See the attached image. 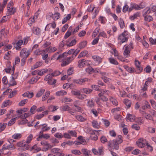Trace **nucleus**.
I'll return each mask as SVG.
<instances>
[{
	"instance_id": "obj_1",
	"label": "nucleus",
	"mask_w": 156,
	"mask_h": 156,
	"mask_svg": "<svg viewBox=\"0 0 156 156\" xmlns=\"http://www.w3.org/2000/svg\"><path fill=\"white\" fill-rule=\"evenodd\" d=\"M118 139L114 140L112 142L109 141L108 142V146L109 147H111L112 145L114 148L116 150H118L119 148V144H120L122 142V136L121 135H119L118 136Z\"/></svg>"
},
{
	"instance_id": "obj_2",
	"label": "nucleus",
	"mask_w": 156,
	"mask_h": 156,
	"mask_svg": "<svg viewBox=\"0 0 156 156\" xmlns=\"http://www.w3.org/2000/svg\"><path fill=\"white\" fill-rule=\"evenodd\" d=\"M16 145L19 147L18 150L20 151H23L27 150L29 148V146L28 144L23 143V141H21L17 143Z\"/></svg>"
},
{
	"instance_id": "obj_3",
	"label": "nucleus",
	"mask_w": 156,
	"mask_h": 156,
	"mask_svg": "<svg viewBox=\"0 0 156 156\" xmlns=\"http://www.w3.org/2000/svg\"><path fill=\"white\" fill-rule=\"evenodd\" d=\"M91 151L94 155H99L101 156H103L104 155L105 152L104 147L102 146L99 147L98 150L95 148H93L92 149Z\"/></svg>"
},
{
	"instance_id": "obj_4",
	"label": "nucleus",
	"mask_w": 156,
	"mask_h": 156,
	"mask_svg": "<svg viewBox=\"0 0 156 156\" xmlns=\"http://www.w3.org/2000/svg\"><path fill=\"white\" fill-rule=\"evenodd\" d=\"M144 6L142 5L141 3L139 5L136 3H131L129 8V12H131L133 9L138 10H140L144 7Z\"/></svg>"
},
{
	"instance_id": "obj_5",
	"label": "nucleus",
	"mask_w": 156,
	"mask_h": 156,
	"mask_svg": "<svg viewBox=\"0 0 156 156\" xmlns=\"http://www.w3.org/2000/svg\"><path fill=\"white\" fill-rule=\"evenodd\" d=\"M127 33V31H125L122 34L119 36L118 39L120 41L121 44L127 41L128 38L126 37Z\"/></svg>"
},
{
	"instance_id": "obj_6",
	"label": "nucleus",
	"mask_w": 156,
	"mask_h": 156,
	"mask_svg": "<svg viewBox=\"0 0 156 156\" xmlns=\"http://www.w3.org/2000/svg\"><path fill=\"white\" fill-rule=\"evenodd\" d=\"M30 54V51L26 48L22 49L20 53V56L21 58H27Z\"/></svg>"
},
{
	"instance_id": "obj_7",
	"label": "nucleus",
	"mask_w": 156,
	"mask_h": 156,
	"mask_svg": "<svg viewBox=\"0 0 156 156\" xmlns=\"http://www.w3.org/2000/svg\"><path fill=\"white\" fill-rule=\"evenodd\" d=\"M147 143L146 140L143 138H140L136 142L137 145L140 148L144 147Z\"/></svg>"
},
{
	"instance_id": "obj_8",
	"label": "nucleus",
	"mask_w": 156,
	"mask_h": 156,
	"mask_svg": "<svg viewBox=\"0 0 156 156\" xmlns=\"http://www.w3.org/2000/svg\"><path fill=\"white\" fill-rule=\"evenodd\" d=\"M59 52H58L56 53L55 54L53 55L52 58H51L52 60L55 59L56 60L60 58H62L64 57V56H66V54H67L66 53H64L62 55H59Z\"/></svg>"
},
{
	"instance_id": "obj_9",
	"label": "nucleus",
	"mask_w": 156,
	"mask_h": 156,
	"mask_svg": "<svg viewBox=\"0 0 156 156\" xmlns=\"http://www.w3.org/2000/svg\"><path fill=\"white\" fill-rule=\"evenodd\" d=\"M74 59V58L72 56L71 57H67L65 60L63 61L62 63V66H65L69 64Z\"/></svg>"
},
{
	"instance_id": "obj_10",
	"label": "nucleus",
	"mask_w": 156,
	"mask_h": 156,
	"mask_svg": "<svg viewBox=\"0 0 156 156\" xmlns=\"http://www.w3.org/2000/svg\"><path fill=\"white\" fill-rule=\"evenodd\" d=\"M135 64L136 69L138 70L137 72H136V73H140L143 69V68L140 66V62L137 60H135Z\"/></svg>"
},
{
	"instance_id": "obj_11",
	"label": "nucleus",
	"mask_w": 156,
	"mask_h": 156,
	"mask_svg": "<svg viewBox=\"0 0 156 156\" xmlns=\"http://www.w3.org/2000/svg\"><path fill=\"white\" fill-rule=\"evenodd\" d=\"M128 44H126L124 46V51H123V55L126 57H128L130 56V50L128 49Z\"/></svg>"
},
{
	"instance_id": "obj_12",
	"label": "nucleus",
	"mask_w": 156,
	"mask_h": 156,
	"mask_svg": "<svg viewBox=\"0 0 156 156\" xmlns=\"http://www.w3.org/2000/svg\"><path fill=\"white\" fill-rule=\"evenodd\" d=\"M31 113H25L23 115H20L19 117L22 119H24L23 121H24V122H23V123H27L28 121L26 119V118L29 117Z\"/></svg>"
},
{
	"instance_id": "obj_13",
	"label": "nucleus",
	"mask_w": 156,
	"mask_h": 156,
	"mask_svg": "<svg viewBox=\"0 0 156 156\" xmlns=\"http://www.w3.org/2000/svg\"><path fill=\"white\" fill-rule=\"evenodd\" d=\"M89 81H90V79L87 78H84L81 79L75 80L73 81V82L78 84H82L85 82Z\"/></svg>"
},
{
	"instance_id": "obj_14",
	"label": "nucleus",
	"mask_w": 156,
	"mask_h": 156,
	"mask_svg": "<svg viewBox=\"0 0 156 156\" xmlns=\"http://www.w3.org/2000/svg\"><path fill=\"white\" fill-rule=\"evenodd\" d=\"M92 58L98 64H99L102 61V58L98 55H94L92 56Z\"/></svg>"
},
{
	"instance_id": "obj_15",
	"label": "nucleus",
	"mask_w": 156,
	"mask_h": 156,
	"mask_svg": "<svg viewBox=\"0 0 156 156\" xmlns=\"http://www.w3.org/2000/svg\"><path fill=\"white\" fill-rule=\"evenodd\" d=\"M7 16H9L13 14L16 12V9L13 7L11 8L8 7L7 8Z\"/></svg>"
},
{
	"instance_id": "obj_16",
	"label": "nucleus",
	"mask_w": 156,
	"mask_h": 156,
	"mask_svg": "<svg viewBox=\"0 0 156 156\" xmlns=\"http://www.w3.org/2000/svg\"><path fill=\"white\" fill-rule=\"evenodd\" d=\"M86 63L87 62L85 59L80 60L78 62V66L80 68L83 67L86 65Z\"/></svg>"
},
{
	"instance_id": "obj_17",
	"label": "nucleus",
	"mask_w": 156,
	"mask_h": 156,
	"mask_svg": "<svg viewBox=\"0 0 156 156\" xmlns=\"http://www.w3.org/2000/svg\"><path fill=\"white\" fill-rule=\"evenodd\" d=\"M95 105L94 101L93 99H91L87 100V106L90 108L93 107Z\"/></svg>"
},
{
	"instance_id": "obj_18",
	"label": "nucleus",
	"mask_w": 156,
	"mask_h": 156,
	"mask_svg": "<svg viewBox=\"0 0 156 156\" xmlns=\"http://www.w3.org/2000/svg\"><path fill=\"white\" fill-rule=\"evenodd\" d=\"M92 125L93 127L94 128L98 129L100 127L101 123H98V122L95 120H93L92 122Z\"/></svg>"
},
{
	"instance_id": "obj_19",
	"label": "nucleus",
	"mask_w": 156,
	"mask_h": 156,
	"mask_svg": "<svg viewBox=\"0 0 156 156\" xmlns=\"http://www.w3.org/2000/svg\"><path fill=\"white\" fill-rule=\"evenodd\" d=\"M32 31L34 34L37 35L41 34V30L38 27H34L32 29Z\"/></svg>"
},
{
	"instance_id": "obj_20",
	"label": "nucleus",
	"mask_w": 156,
	"mask_h": 156,
	"mask_svg": "<svg viewBox=\"0 0 156 156\" xmlns=\"http://www.w3.org/2000/svg\"><path fill=\"white\" fill-rule=\"evenodd\" d=\"M151 11L150 9V8L149 7H147L143 10L144 13L143 15V16L148 15Z\"/></svg>"
},
{
	"instance_id": "obj_21",
	"label": "nucleus",
	"mask_w": 156,
	"mask_h": 156,
	"mask_svg": "<svg viewBox=\"0 0 156 156\" xmlns=\"http://www.w3.org/2000/svg\"><path fill=\"white\" fill-rule=\"evenodd\" d=\"M82 92L86 94H89L92 91V90L90 88H83L81 89Z\"/></svg>"
},
{
	"instance_id": "obj_22",
	"label": "nucleus",
	"mask_w": 156,
	"mask_h": 156,
	"mask_svg": "<svg viewBox=\"0 0 156 156\" xmlns=\"http://www.w3.org/2000/svg\"><path fill=\"white\" fill-rule=\"evenodd\" d=\"M67 92L64 90H61L56 92L55 94L58 96H62L67 94Z\"/></svg>"
},
{
	"instance_id": "obj_23",
	"label": "nucleus",
	"mask_w": 156,
	"mask_h": 156,
	"mask_svg": "<svg viewBox=\"0 0 156 156\" xmlns=\"http://www.w3.org/2000/svg\"><path fill=\"white\" fill-rule=\"evenodd\" d=\"M123 102L127 107V108H129L131 106L132 104L131 101L128 99H125L124 100Z\"/></svg>"
},
{
	"instance_id": "obj_24",
	"label": "nucleus",
	"mask_w": 156,
	"mask_h": 156,
	"mask_svg": "<svg viewBox=\"0 0 156 156\" xmlns=\"http://www.w3.org/2000/svg\"><path fill=\"white\" fill-rule=\"evenodd\" d=\"M144 18V20L146 22H150L153 20V17L150 15L143 16Z\"/></svg>"
},
{
	"instance_id": "obj_25",
	"label": "nucleus",
	"mask_w": 156,
	"mask_h": 156,
	"mask_svg": "<svg viewBox=\"0 0 156 156\" xmlns=\"http://www.w3.org/2000/svg\"><path fill=\"white\" fill-rule=\"evenodd\" d=\"M128 120L130 121L133 122L135 120V116L133 115L130 114H128L127 116V120Z\"/></svg>"
},
{
	"instance_id": "obj_26",
	"label": "nucleus",
	"mask_w": 156,
	"mask_h": 156,
	"mask_svg": "<svg viewBox=\"0 0 156 156\" xmlns=\"http://www.w3.org/2000/svg\"><path fill=\"white\" fill-rule=\"evenodd\" d=\"M23 43V41L22 40H19L16 43L17 46L16 47V48L17 50H20L21 47L20 46L22 45Z\"/></svg>"
},
{
	"instance_id": "obj_27",
	"label": "nucleus",
	"mask_w": 156,
	"mask_h": 156,
	"mask_svg": "<svg viewBox=\"0 0 156 156\" xmlns=\"http://www.w3.org/2000/svg\"><path fill=\"white\" fill-rule=\"evenodd\" d=\"M75 118L78 121L80 122H84L86 120V118L80 115H76L75 116Z\"/></svg>"
},
{
	"instance_id": "obj_28",
	"label": "nucleus",
	"mask_w": 156,
	"mask_h": 156,
	"mask_svg": "<svg viewBox=\"0 0 156 156\" xmlns=\"http://www.w3.org/2000/svg\"><path fill=\"white\" fill-rule=\"evenodd\" d=\"M15 79L14 77L12 76V79L9 81V86H13L16 85V83L14 80Z\"/></svg>"
},
{
	"instance_id": "obj_29",
	"label": "nucleus",
	"mask_w": 156,
	"mask_h": 156,
	"mask_svg": "<svg viewBox=\"0 0 156 156\" xmlns=\"http://www.w3.org/2000/svg\"><path fill=\"white\" fill-rule=\"evenodd\" d=\"M81 151L84 156H89L90 151L86 149H83Z\"/></svg>"
},
{
	"instance_id": "obj_30",
	"label": "nucleus",
	"mask_w": 156,
	"mask_h": 156,
	"mask_svg": "<svg viewBox=\"0 0 156 156\" xmlns=\"http://www.w3.org/2000/svg\"><path fill=\"white\" fill-rule=\"evenodd\" d=\"M150 108L151 106L149 102L147 101H145L144 105L142 106V109L143 110H144L146 108L149 109Z\"/></svg>"
},
{
	"instance_id": "obj_31",
	"label": "nucleus",
	"mask_w": 156,
	"mask_h": 156,
	"mask_svg": "<svg viewBox=\"0 0 156 156\" xmlns=\"http://www.w3.org/2000/svg\"><path fill=\"white\" fill-rule=\"evenodd\" d=\"M42 65V62L41 61H39L37 62L34 66L32 67L31 69L33 70L36 69L40 66H41Z\"/></svg>"
},
{
	"instance_id": "obj_32",
	"label": "nucleus",
	"mask_w": 156,
	"mask_h": 156,
	"mask_svg": "<svg viewBox=\"0 0 156 156\" xmlns=\"http://www.w3.org/2000/svg\"><path fill=\"white\" fill-rule=\"evenodd\" d=\"M119 24L121 29H123L125 27V24L122 19L120 18L119 21Z\"/></svg>"
},
{
	"instance_id": "obj_33",
	"label": "nucleus",
	"mask_w": 156,
	"mask_h": 156,
	"mask_svg": "<svg viewBox=\"0 0 156 156\" xmlns=\"http://www.w3.org/2000/svg\"><path fill=\"white\" fill-rule=\"evenodd\" d=\"M5 29H2L0 32V39L2 40L5 37Z\"/></svg>"
},
{
	"instance_id": "obj_34",
	"label": "nucleus",
	"mask_w": 156,
	"mask_h": 156,
	"mask_svg": "<svg viewBox=\"0 0 156 156\" xmlns=\"http://www.w3.org/2000/svg\"><path fill=\"white\" fill-rule=\"evenodd\" d=\"M41 126H43L42 129L43 130V131H47L49 130L50 129V127H48L47 124H44L42 125H40L39 126V127Z\"/></svg>"
},
{
	"instance_id": "obj_35",
	"label": "nucleus",
	"mask_w": 156,
	"mask_h": 156,
	"mask_svg": "<svg viewBox=\"0 0 156 156\" xmlns=\"http://www.w3.org/2000/svg\"><path fill=\"white\" fill-rule=\"evenodd\" d=\"M48 72V70L46 69H42L39 70L38 72V75L39 76H42L45 73Z\"/></svg>"
},
{
	"instance_id": "obj_36",
	"label": "nucleus",
	"mask_w": 156,
	"mask_h": 156,
	"mask_svg": "<svg viewBox=\"0 0 156 156\" xmlns=\"http://www.w3.org/2000/svg\"><path fill=\"white\" fill-rule=\"evenodd\" d=\"M88 54V51H84L81 52L78 56V58H80L81 57L84 56Z\"/></svg>"
},
{
	"instance_id": "obj_37",
	"label": "nucleus",
	"mask_w": 156,
	"mask_h": 156,
	"mask_svg": "<svg viewBox=\"0 0 156 156\" xmlns=\"http://www.w3.org/2000/svg\"><path fill=\"white\" fill-rule=\"evenodd\" d=\"M50 94V92L49 91H47L45 93L44 95L42 98V101H44L46 100L49 95Z\"/></svg>"
},
{
	"instance_id": "obj_38",
	"label": "nucleus",
	"mask_w": 156,
	"mask_h": 156,
	"mask_svg": "<svg viewBox=\"0 0 156 156\" xmlns=\"http://www.w3.org/2000/svg\"><path fill=\"white\" fill-rule=\"evenodd\" d=\"M140 17V13L137 12L134 14L133 15L130 16L129 17V19L131 20H134L135 19H137L138 17Z\"/></svg>"
},
{
	"instance_id": "obj_39",
	"label": "nucleus",
	"mask_w": 156,
	"mask_h": 156,
	"mask_svg": "<svg viewBox=\"0 0 156 156\" xmlns=\"http://www.w3.org/2000/svg\"><path fill=\"white\" fill-rule=\"evenodd\" d=\"M53 76L52 75L51 73L47 75L44 77V80L45 81H51V80Z\"/></svg>"
},
{
	"instance_id": "obj_40",
	"label": "nucleus",
	"mask_w": 156,
	"mask_h": 156,
	"mask_svg": "<svg viewBox=\"0 0 156 156\" xmlns=\"http://www.w3.org/2000/svg\"><path fill=\"white\" fill-rule=\"evenodd\" d=\"M71 152L74 154L78 155H80L82 154L80 151L77 149L73 150H71Z\"/></svg>"
},
{
	"instance_id": "obj_41",
	"label": "nucleus",
	"mask_w": 156,
	"mask_h": 156,
	"mask_svg": "<svg viewBox=\"0 0 156 156\" xmlns=\"http://www.w3.org/2000/svg\"><path fill=\"white\" fill-rule=\"evenodd\" d=\"M109 62L111 64L115 65H117L118 64V62L114 58H108Z\"/></svg>"
},
{
	"instance_id": "obj_42",
	"label": "nucleus",
	"mask_w": 156,
	"mask_h": 156,
	"mask_svg": "<svg viewBox=\"0 0 156 156\" xmlns=\"http://www.w3.org/2000/svg\"><path fill=\"white\" fill-rule=\"evenodd\" d=\"M7 125L6 123H0V132L3 131L5 129Z\"/></svg>"
},
{
	"instance_id": "obj_43",
	"label": "nucleus",
	"mask_w": 156,
	"mask_h": 156,
	"mask_svg": "<svg viewBox=\"0 0 156 156\" xmlns=\"http://www.w3.org/2000/svg\"><path fill=\"white\" fill-rule=\"evenodd\" d=\"M60 14L58 12H56L53 14L52 19L54 20H58L60 17Z\"/></svg>"
},
{
	"instance_id": "obj_44",
	"label": "nucleus",
	"mask_w": 156,
	"mask_h": 156,
	"mask_svg": "<svg viewBox=\"0 0 156 156\" xmlns=\"http://www.w3.org/2000/svg\"><path fill=\"white\" fill-rule=\"evenodd\" d=\"M22 136L20 133H15L12 136V137L14 139H19Z\"/></svg>"
},
{
	"instance_id": "obj_45",
	"label": "nucleus",
	"mask_w": 156,
	"mask_h": 156,
	"mask_svg": "<svg viewBox=\"0 0 156 156\" xmlns=\"http://www.w3.org/2000/svg\"><path fill=\"white\" fill-rule=\"evenodd\" d=\"M45 91V89H41L36 94V97H41L44 94Z\"/></svg>"
},
{
	"instance_id": "obj_46",
	"label": "nucleus",
	"mask_w": 156,
	"mask_h": 156,
	"mask_svg": "<svg viewBox=\"0 0 156 156\" xmlns=\"http://www.w3.org/2000/svg\"><path fill=\"white\" fill-rule=\"evenodd\" d=\"M12 103V102L9 100H7L4 101L3 103V106L5 107L9 105H11Z\"/></svg>"
},
{
	"instance_id": "obj_47",
	"label": "nucleus",
	"mask_w": 156,
	"mask_h": 156,
	"mask_svg": "<svg viewBox=\"0 0 156 156\" xmlns=\"http://www.w3.org/2000/svg\"><path fill=\"white\" fill-rule=\"evenodd\" d=\"M61 108L63 111H69L71 110L70 107L66 105L62 106Z\"/></svg>"
},
{
	"instance_id": "obj_48",
	"label": "nucleus",
	"mask_w": 156,
	"mask_h": 156,
	"mask_svg": "<svg viewBox=\"0 0 156 156\" xmlns=\"http://www.w3.org/2000/svg\"><path fill=\"white\" fill-rule=\"evenodd\" d=\"M71 18V15L70 14H68L62 20V23L63 24L66 23L67 20H69Z\"/></svg>"
},
{
	"instance_id": "obj_49",
	"label": "nucleus",
	"mask_w": 156,
	"mask_h": 156,
	"mask_svg": "<svg viewBox=\"0 0 156 156\" xmlns=\"http://www.w3.org/2000/svg\"><path fill=\"white\" fill-rule=\"evenodd\" d=\"M110 101L112 102L113 105L117 106L118 105V102L117 100L113 98L112 97H111L109 98Z\"/></svg>"
},
{
	"instance_id": "obj_50",
	"label": "nucleus",
	"mask_w": 156,
	"mask_h": 156,
	"mask_svg": "<svg viewBox=\"0 0 156 156\" xmlns=\"http://www.w3.org/2000/svg\"><path fill=\"white\" fill-rule=\"evenodd\" d=\"M17 119V117L14 118L12 119H11L8 122V126H11L15 122V121H16Z\"/></svg>"
},
{
	"instance_id": "obj_51",
	"label": "nucleus",
	"mask_w": 156,
	"mask_h": 156,
	"mask_svg": "<svg viewBox=\"0 0 156 156\" xmlns=\"http://www.w3.org/2000/svg\"><path fill=\"white\" fill-rule=\"evenodd\" d=\"M66 41L65 40L62 41L59 44L58 49L59 50H61L65 44L66 45Z\"/></svg>"
},
{
	"instance_id": "obj_52",
	"label": "nucleus",
	"mask_w": 156,
	"mask_h": 156,
	"mask_svg": "<svg viewBox=\"0 0 156 156\" xmlns=\"http://www.w3.org/2000/svg\"><path fill=\"white\" fill-rule=\"evenodd\" d=\"M87 42L86 41H83L81 42L79 45V48L80 49L83 48L87 45Z\"/></svg>"
},
{
	"instance_id": "obj_53",
	"label": "nucleus",
	"mask_w": 156,
	"mask_h": 156,
	"mask_svg": "<svg viewBox=\"0 0 156 156\" xmlns=\"http://www.w3.org/2000/svg\"><path fill=\"white\" fill-rule=\"evenodd\" d=\"M33 95V93L31 92L27 93L26 94L25 93L23 94V97H25L27 96L29 98H31L32 97Z\"/></svg>"
},
{
	"instance_id": "obj_54",
	"label": "nucleus",
	"mask_w": 156,
	"mask_h": 156,
	"mask_svg": "<svg viewBox=\"0 0 156 156\" xmlns=\"http://www.w3.org/2000/svg\"><path fill=\"white\" fill-rule=\"evenodd\" d=\"M61 150L58 148H53L51 149V152L54 154H56L58 153V152L60 151Z\"/></svg>"
},
{
	"instance_id": "obj_55",
	"label": "nucleus",
	"mask_w": 156,
	"mask_h": 156,
	"mask_svg": "<svg viewBox=\"0 0 156 156\" xmlns=\"http://www.w3.org/2000/svg\"><path fill=\"white\" fill-rule=\"evenodd\" d=\"M41 144L42 145L47 146L49 148H51L52 147V146L49 144L47 142L45 141H42L41 142Z\"/></svg>"
},
{
	"instance_id": "obj_56",
	"label": "nucleus",
	"mask_w": 156,
	"mask_h": 156,
	"mask_svg": "<svg viewBox=\"0 0 156 156\" xmlns=\"http://www.w3.org/2000/svg\"><path fill=\"white\" fill-rule=\"evenodd\" d=\"M58 108V106L51 105L48 108V109L52 110L51 111L52 112H54Z\"/></svg>"
},
{
	"instance_id": "obj_57",
	"label": "nucleus",
	"mask_w": 156,
	"mask_h": 156,
	"mask_svg": "<svg viewBox=\"0 0 156 156\" xmlns=\"http://www.w3.org/2000/svg\"><path fill=\"white\" fill-rule=\"evenodd\" d=\"M99 30L100 29L99 27H97L96 28L93 32L92 36L94 37H95L97 34L99 33Z\"/></svg>"
},
{
	"instance_id": "obj_58",
	"label": "nucleus",
	"mask_w": 156,
	"mask_h": 156,
	"mask_svg": "<svg viewBox=\"0 0 156 156\" xmlns=\"http://www.w3.org/2000/svg\"><path fill=\"white\" fill-rule=\"evenodd\" d=\"M80 48H77L76 50H74V51H73V54L72 56H73V58H74L77 54L80 52Z\"/></svg>"
},
{
	"instance_id": "obj_59",
	"label": "nucleus",
	"mask_w": 156,
	"mask_h": 156,
	"mask_svg": "<svg viewBox=\"0 0 156 156\" xmlns=\"http://www.w3.org/2000/svg\"><path fill=\"white\" fill-rule=\"evenodd\" d=\"M76 39L73 40L69 44H66V45L68 47H69L70 46H73L76 44Z\"/></svg>"
},
{
	"instance_id": "obj_60",
	"label": "nucleus",
	"mask_w": 156,
	"mask_h": 156,
	"mask_svg": "<svg viewBox=\"0 0 156 156\" xmlns=\"http://www.w3.org/2000/svg\"><path fill=\"white\" fill-rule=\"evenodd\" d=\"M27 99H24L21 101L19 103V105L20 106H24L27 102Z\"/></svg>"
},
{
	"instance_id": "obj_61",
	"label": "nucleus",
	"mask_w": 156,
	"mask_h": 156,
	"mask_svg": "<svg viewBox=\"0 0 156 156\" xmlns=\"http://www.w3.org/2000/svg\"><path fill=\"white\" fill-rule=\"evenodd\" d=\"M101 78L103 80L104 82L106 83L109 82L111 80L106 76H102Z\"/></svg>"
},
{
	"instance_id": "obj_62",
	"label": "nucleus",
	"mask_w": 156,
	"mask_h": 156,
	"mask_svg": "<svg viewBox=\"0 0 156 156\" xmlns=\"http://www.w3.org/2000/svg\"><path fill=\"white\" fill-rule=\"evenodd\" d=\"M87 96L84 94H81V93L80 95L77 96V98L80 100H83L87 98Z\"/></svg>"
},
{
	"instance_id": "obj_63",
	"label": "nucleus",
	"mask_w": 156,
	"mask_h": 156,
	"mask_svg": "<svg viewBox=\"0 0 156 156\" xmlns=\"http://www.w3.org/2000/svg\"><path fill=\"white\" fill-rule=\"evenodd\" d=\"M33 137V136L32 134H30L29 136L27 138L26 141V144H28L31 141Z\"/></svg>"
},
{
	"instance_id": "obj_64",
	"label": "nucleus",
	"mask_w": 156,
	"mask_h": 156,
	"mask_svg": "<svg viewBox=\"0 0 156 156\" xmlns=\"http://www.w3.org/2000/svg\"><path fill=\"white\" fill-rule=\"evenodd\" d=\"M150 102L153 108L156 110V102L153 100H150Z\"/></svg>"
}]
</instances>
